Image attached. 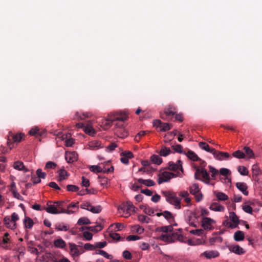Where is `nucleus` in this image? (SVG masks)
I'll return each mask as SVG.
<instances>
[{
	"mask_svg": "<svg viewBox=\"0 0 262 262\" xmlns=\"http://www.w3.org/2000/svg\"><path fill=\"white\" fill-rule=\"evenodd\" d=\"M212 151L213 152V155L214 158L220 161H222L230 157L228 152L220 151L214 148L212 149Z\"/></svg>",
	"mask_w": 262,
	"mask_h": 262,
	"instance_id": "obj_12",
	"label": "nucleus"
},
{
	"mask_svg": "<svg viewBox=\"0 0 262 262\" xmlns=\"http://www.w3.org/2000/svg\"><path fill=\"white\" fill-rule=\"evenodd\" d=\"M127 116L124 113H116L111 116V119L114 122H124L126 120Z\"/></svg>",
	"mask_w": 262,
	"mask_h": 262,
	"instance_id": "obj_13",
	"label": "nucleus"
},
{
	"mask_svg": "<svg viewBox=\"0 0 262 262\" xmlns=\"http://www.w3.org/2000/svg\"><path fill=\"white\" fill-rule=\"evenodd\" d=\"M198 161L200 162V165L199 167L195 168L194 178L196 180L204 182L206 184H209L210 178L208 172L205 169L207 163L201 159Z\"/></svg>",
	"mask_w": 262,
	"mask_h": 262,
	"instance_id": "obj_1",
	"label": "nucleus"
},
{
	"mask_svg": "<svg viewBox=\"0 0 262 262\" xmlns=\"http://www.w3.org/2000/svg\"><path fill=\"white\" fill-rule=\"evenodd\" d=\"M121 156L122 157L120 159V161L124 164H127L128 163V159L134 157L133 154L131 151H126L121 152Z\"/></svg>",
	"mask_w": 262,
	"mask_h": 262,
	"instance_id": "obj_15",
	"label": "nucleus"
},
{
	"mask_svg": "<svg viewBox=\"0 0 262 262\" xmlns=\"http://www.w3.org/2000/svg\"><path fill=\"white\" fill-rule=\"evenodd\" d=\"M67 189L69 191L77 192L79 190V187L74 185H68L67 186Z\"/></svg>",
	"mask_w": 262,
	"mask_h": 262,
	"instance_id": "obj_54",
	"label": "nucleus"
},
{
	"mask_svg": "<svg viewBox=\"0 0 262 262\" xmlns=\"http://www.w3.org/2000/svg\"><path fill=\"white\" fill-rule=\"evenodd\" d=\"M209 171L211 173V177L213 179H215L216 175L219 173V171L212 166H208Z\"/></svg>",
	"mask_w": 262,
	"mask_h": 262,
	"instance_id": "obj_52",
	"label": "nucleus"
},
{
	"mask_svg": "<svg viewBox=\"0 0 262 262\" xmlns=\"http://www.w3.org/2000/svg\"><path fill=\"white\" fill-rule=\"evenodd\" d=\"M199 146L202 149L209 152L213 155V152L212 151L213 148L210 149L208 144L206 142H200L199 143Z\"/></svg>",
	"mask_w": 262,
	"mask_h": 262,
	"instance_id": "obj_36",
	"label": "nucleus"
},
{
	"mask_svg": "<svg viewBox=\"0 0 262 262\" xmlns=\"http://www.w3.org/2000/svg\"><path fill=\"white\" fill-rule=\"evenodd\" d=\"M229 217L231 222L233 224H235L237 225V227H238V224L239 223V220L238 219V216L236 215L235 212H230L229 213Z\"/></svg>",
	"mask_w": 262,
	"mask_h": 262,
	"instance_id": "obj_34",
	"label": "nucleus"
},
{
	"mask_svg": "<svg viewBox=\"0 0 262 262\" xmlns=\"http://www.w3.org/2000/svg\"><path fill=\"white\" fill-rule=\"evenodd\" d=\"M83 237L85 238L87 241H90L92 239L93 237V234L92 233L88 232V231H85L83 233Z\"/></svg>",
	"mask_w": 262,
	"mask_h": 262,
	"instance_id": "obj_61",
	"label": "nucleus"
},
{
	"mask_svg": "<svg viewBox=\"0 0 262 262\" xmlns=\"http://www.w3.org/2000/svg\"><path fill=\"white\" fill-rule=\"evenodd\" d=\"M83 247L85 250H94L96 249L95 244L92 245L90 243L85 244Z\"/></svg>",
	"mask_w": 262,
	"mask_h": 262,
	"instance_id": "obj_58",
	"label": "nucleus"
},
{
	"mask_svg": "<svg viewBox=\"0 0 262 262\" xmlns=\"http://www.w3.org/2000/svg\"><path fill=\"white\" fill-rule=\"evenodd\" d=\"M85 228L93 232H97L102 230V227L100 225H97L95 226L86 227Z\"/></svg>",
	"mask_w": 262,
	"mask_h": 262,
	"instance_id": "obj_47",
	"label": "nucleus"
},
{
	"mask_svg": "<svg viewBox=\"0 0 262 262\" xmlns=\"http://www.w3.org/2000/svg\"><path fill=\"white\" fill-rule=\"evenodd\" d=\"M162 193L165 197L166 201L173 205L175 209H180L181 206V198H179L178 193L171 191H163Z\"/></svg>",
	"mask_w": 262,
	"mask_h": 262,
	"instance_id": "obj_3",
	"label": "nucleus"
},
{
	"mask_svg": "<svg viewBox=\"0 0 262 262\" xmlns=\"http://www.w3.org/2000/svg\"><path fill=\"white\" fill-rule=\"evenodd\" d=\"M236 186L244 195H248L249 192L247 191L248 186L245 183L237 182L236 183Z\"/></svg>",
	"mask_w": 262,
	"mask_h": 262,
	"instance_id": "obj_19",
	"label": "nucleus"
},
{
	"mask_svg": "<svg viewBox=\"0 0 262 262\" xmlns=\"http://www.w3.org/2000/svg\"><path fill=\"white\" fill-rule=\"evenodd\" d=\"M54 244L55 247L59 248H64L66 246V242L62 238L55 240Z\"/></svg>",
	"mask_w": 262,
	"mask_h": 262,
	"instance_id": "obj_35",
	"label": "nucleus"
},
{
	"mask_svg": "<svg viewBox=\"0 0 262 262\" xmlns=\"http://www.w3.org/2000/svg\"><path fill=\"white\" fill-rule=\"evenodd\" d=\"M114 121L112 120L111 116L110 117V118L106 119L104 124V129H107L110 128L112 125L114 124Z\"/></svg>",
	"mask_w": 262,
	"mask_h": 262,
	"instance_id": "obj_49",
	"label": "nucleus"
},
{
	"mask_svg": "<svg viewBox=\"0 0 262 262\" xmlns=\"http://www.w3.org/2000/svg\"><path fill=\"white\" fill-rule=\"evenodd\" d=\"M91 116V114L90 113H79L77 112L75 114V119L79 120H83L87 118H90Z\"/></svg>",
	"mask_w": 262,
	"mask_h": 262,
	"instance_id": "obj_23",
	"label": "nucleus"
},
{
	"mask_svg": "<svg viewBox=\"0 0 262 262\" xmlns=\"http://www.w3.org/2000/svg\"><path fill=\"white\" fill-rule=\"evenodd\" d=\"M19 220L18 214L14 212L12 214L11 216H6L4 218V223L5 226L11 230H14L16 228V222Z\"/></svg>",
	"mask_w": 262,
	"mask_h": 262,
	"instance_id": "obj_4",
	"label": "nucleus"
},
{
	"mask_svg": "<svg viewBox=\"0 0 262 262\" xmlns=\"http://www.w3.org/2000/svg\"><path fill=\"white\" fill-rule=\"evenodd\" d=\"M210 209L215 211H224L225 208L217 203H213L209 207Z\"/></svg>",
	"mask_w": 262,
	"mask_h": 262,
	"instance_id": "obj_21",
	"label": "nucleus"
},
{
	"mask_svg": "<svg viewBox=\"0 0 262 262\" xmlns=\"http://www.w3.org/2000/svg\"><path fill=\"white\" fill-rule=\"evenodd\" d=\"M138 219L140 222H142L143 223H149V221L150 220V219L148 217H147L144 215H139Z\"/></svg>",
	"mask_w": 262,
	"mask_h": 262,
	"instance_id": "obj_59",
	"label": "nucleus"
},
{
	"mask_svg": "<svg viewBox=\"0 0 262 262\" xmlns=\"http://www.w3.org/2000/svg\"><path fill=\"white\" fill-rule=\"evenodd\" d=\"M156 122L158 123V127L161 131L166 132L171 128V125L168 123H162L161 120H157Z\"/></svg>",
	"mask_w": 262,
	"mask_h": 262,
	"instance_id": "obj_20",
	"label": "nucleus"
},
{
	"mask_svg": "<svg viewBox=\"0 0 262 262\" xmlns=\"http://www.w3.org/2000/svg\"><path fill=\"white\" fill-rule=\"evenodd\" d=\"M138 183L144 184L146 186H152L155 185V183L154 181L148 179V180H144L142 179H139L137 180Z\"/></svg>",
	"mask_w": 262,
	"mask_h": 262,
	"instance_id": "obj_25",
	"label": "nucleus"
},
{
	"mask_svg": "<svg viewBox=\"0 0 262 262\" xmlns=\"http://www.w3.org/2000/svg\"><path fill=\"white\" fill-rule=\"evenodd\" d=\"M140 208L143 210L145 213L149 215H152L154 213V210L152 208L149 207L147 205H142L140 206Z\"/></svg>",
	"mask_w": 262,
	"mask_h": 262,
	"instance_id": "obj_26",
	"label": "nucleus"
},
{
	"mask_svg": "<svg viewBox=\"0 0 262 262\" xmlns=\"http://www.w3.org/2000/svg\"><path fill=\"white\" fill-rule=\"evenodd\" d=\"M230 252L238 255H242L245 253L246 251L239 245H231L228 247Z\"/></svg>",
	"mask_w": 262,
	"mask_h": 262,
	"instance_id": "obj_16",
	"label": "nucleus"
},
{
	"mask_svg": "<svg viewBox=\"0 0 262 262\" xmlns=\"http://www.w3.org/2000/svg\"><path fill=\"white\" fill-rule=\"evenodd\" d=\"M81 185L85 187H88L90 186L89 180L86 179L84 177H82Z\"/></svg>",
	"mask_w": 262,
	"mask_h": 262,
	"instance_id": "obj_62",
	"label": "nucleus"
},
{
	"mask_svg": "<svg viewBox=\"0 0 262 262\" xmlns=\"http://www.w3.org/2000/svg\"><path fill=\"white\" fill-rule=\"evenodd\" d=\"M65 159L68 163H73L77 160L78 155L75 151L66 152Z\"/></svg>",
	"mask_w": 262,
	"mask_h": 262,
	"instance_id": "obj_14",
	"label": "nucleus"
},
{
	"mask_svg": "<svg viewBox=\"0 0 262 262\" xmlns=\"http://www.w3.org/2000/svg\"><path fill=\"white\" fill-rule=\"evenodd\" d=\"M29 134L31 136H34L36 137L41 136L42 132L40 130L39 128L37 127H35L31 128L29 131Z\"/></svg>",
	"mask_w": 262,
	"mask_h": 262,
	"instance_id": "obj_32",
	"label": "nucleus"
},
{
	"mask_svg": "<svg viewBox=\"0 0 262 262\" xmlns=\"http://www.w3.org/2000/svg\"><path fill=\"white\" fill-rule=\"evenodd\" d=\"M203 254L207 258H211L213 257H216L218 256L219 253L217 252L214 251H206L204 252Z\"/></svg>",
	"mask_w": 262,
	"mask_h": 262,
	"instance_id": "obj_44",
	"label": "nucleus"
},
{
	"mask_svg": "<svg viewBox=\"0 0 262 262\" xmlns=\"http://www.w3.org/2000/svg\"><path fill=\"white\" fill-rule=\"evenodd\" d=\"M90 170L95 173L103 172V168L98 165H92L90 166Z\"/></svg>",
	"mask_w": 262,
	"mask_h": 262,
	"instance_id": "obj_46",
	"label": "nucleus"
},
{
	"mask_svg": "<svg viewBox=\"0 0 262 262\" xmlns=\"http://www.w3.org/2000/svg\"><path fill=\"white\" fill-rule=\"evenodd\" d=\"M215 195L219 200L226 201L228 199V196L225 193L221 192H215Z\"/></svg>",
	"mask_w": 262,
	"mask_h": 262,
	"instance_id": "obj_39",
	"label": "nucleus"
},
{
	"mask_svg": "<svg viewBox=\"0 0 262 262\" xmlns=\"http://www.w3.org/2000/svg\"><path fill=\"white\" fill-rule=\"evenodd\" d=\"M25 228L31 229L34 225L33 220L28 216H25L23 221Z\"/></svg>",
	"mask_w": 262,
	"mask_h": 262,
	"instance_id": "obj_22",
	"label": "nucleus"
},
{
	"mask_svg": "<svg viewBox=\"0 0 262 262\" xmlns=\"http://www.w3.org/2000/svg\"><path fill=\"white\" fill-rule=\"evenodd\" d=\"M178 176H181V174L179 172H178V174H176L172 172L164 171L159 176L158 180V184H161L164 182H168L172 177H176Z\"/></svg>",
	"mask_w": 262,
	"mask_h": 262,
	"instance_id": "obj_6",
	"label": "nucleus"
},
{
	"mask_svg": "<svg viewBox=\"0 0 262 262\" xmlns=\"http://www.w3.org/2000/svg\"><path fill=\"white\" fill-rule=\"evenodd\" d=\"M187 217L186 220L190 226L197 227V225L195 224V220H197L198 218V216L196 215V214L190 210L187 211Z\"/></svg>",
	"mask_w": 262,
	"mask_h": 262,
	"instance_id": "obj_11",
	"label": "nucleus"
},
{
	"mask_svg": "<svg viewBox=\"0 0 262 262\" xmlns=\"http://www.w3.org/2000/svg\"><path fill=\"white\" fill-rule=\"evenodd\" d=\"M171 152V150L169 148L164 147L162 148L160 151V155L161 156L166 157L169 155Z\"/></svg>",
	"mask_w": 262,
	"mask_h": 262,
	"instance_id": "obj_48",
	"label": "nucleus"
},
{
	"mask_svg": "<svg viewBox=\"0 0 262 262\" xmlns=\"http://www.w3.org/2000/svg\"><path fill=\"white\" fill-rule=\"evenodd\" d=\"M13 166L15 169L18 170H24L25 172L28 171V170L25 167L24 163L19 161L15 162Z\"/></svg>",
	"mask_w": 262,
	"mask_h": 262,
	"instance_id": "obj_24",
	"label": "nucleus"
},
{
	"mask_svg": "<svg viewBox=\"0 0 262 262\" xmlns=\"http://www.w3.org/2000/svg\"><path fill=\"white\" fill-rule=\"evenodd\" d=\"M91 222L90 220L86 217H83L80 218L77 224L79 225H89L91 224Z\"/></svg>",
	"mask_w": 262,
	"mask_h": 262,
	"instance_id": "obj_42",
	"label": "nucleus"
},
{
	"mask_svg": "<svg viewBox=\"0 0 262 262\" xmlns=\"http://www.w3.org/2000/svg\"><path fill=\"white\" fill-rule=\"evenodd\" d=\"M24 137V134L22 133L14 134L11 132L9 133L8 136L7 144L10 147V150L13 147V143H19L21 141L22 138Z\"/></svg>",
	"mask_w": 262,
	"mask_h": 262,
	"instance_id": "obj_5",
	"label": "nucleus"
},
{
	"mask_svg": "<svg viewBox=\"0 0 262 262\" xmlns=\"http://www.w3.org/2000/svg\"><path fill=\"white\" fill-rule=\"evenodd\" d=\"M189 189L190 193L192 195H195L200 191L199 185L196 183H194L191 186H189Z\"/></svg>",
	"mask_w": 262,
	"mask_h": 262,
	"instance_id": "obj_27",
	"label": "nucleus"
},
{
	"mask_svg": "<svg viewBox=\"0 0 262 262\" xmlns=\"http://www.w3.org/2000/svg\"><path fill=\"white\" fill-rule=\"evenodd\" d=\"M204 231L203 229L192 230L190 231V233L198 236H200L202 235L204 233Z\"/></svg>",
	"mask_w": 262,
	"mask_h": 262,
	"instance_id": "obj_57",
	"label": "nucleus"
},
{
	"mask_svg": "<svg viewBox=\"0 0 262 262\" xmlns=\"http://www.w3.org/2000/svg\"><path fill=\"white\" fill-rule=\"evenodd\" d=\"M48 207H45V209L46 211L51 214H60V211L58 210L56 205L55 204L53 205H49L48 203L47 204Z\"/></svg>",
	"mask_w": 262,
	"mask_h": 262,
	"instance_id": "obj_17",
	"label": "nucleus"
},
{
	"mask_svg": "<svg viewBox=\"0 0 262 262\" xmlns=\"http://www.w3.org/2000/svg\"><path fill=\"white\" fill-rule=\"evenodd\" d=\"M243 210L248 213L252 214L253 212L252 208L249 205H245L243 206Z\"/></svg>",
	"mask_w": 262,
	"mask_h": 262,
	"instance_id": "obj_60",
	"label": "nucleus"
},
{
	"mask_svg": "<svg viewBox=\"0 0 262 262\" xmlns=\"http://www.w3.org/2000/svg\"><path fill=\"white\" fill-rule=\"evenodd\" d=\"M83 130L86 134L89 135H93L95 133L94 129L89 124H85Z\"/></svg>",
	"mask_w": 262,
	"mask_h": 262,
	"instance_id": "obj_33",
	"label": "nucleus"
},
{
	"mask_svg": "<svg viewBox=\"0 0 262 262\" xmlns=\"http://www.w3.org/2000/svg\"><path fill=\"white\" fill-rule=\"evenodd\" d=\"M95 254L101 255L103 257L108 259H112L113 258V256L112 255L108 254L107 253L102 250H96Z\"/></svg>",
	"mask_w": 262,
	"mask_h": 262,
	"instance_id": "obj_38",
	"label": "nucleus"
},
{
	"mask_svg": "<svg viewBox=\"0 0 262 262\" xmlns=\"http://www.w3.org/2000/svg\"><path fill=\"white\" fill-rule=\"evenodd\" d=\"M137 208H136L133 203L129 201H127L125 203V204L120 206L118 207V210H121L123 211L124 213L127 214V215L126 216H128L130 215V212H135L136 210H137Z\"/></svg>",
	"mask_w": 262,
	"mask_h": 262,
	"instance_id": "obj_7",
	"label": "nucleus"
},
{
	"mask_svg": "<svg viewBox=\"0 0 262 262\" xmlns=\"http://www.w3.org/2000/svg\"><path fill=\"white\" fill-rule=\"evenodd\" d=\"M215 223V221L207 217H203L202 220V227L203 228V230H211L213 229V224Z\"/></svg>",
	"mask_w": 262,
	"mask_h": 262,
	"instance_id": "obj_9",
	"label": "nucleus"
},
{
	"mask_svg": "<svg viewBox=\"0 0 262 262\" xmlns=\"http://www.w3.org/2000/svg\"><path fill=\"white\" fill-rule=\"evenodd\" d=\"M188 158L191 160L193 161H198L199 160H200V158L198 156V155L193 151L189 150L186 154Z\"/></svg>",
	"mask_w": 262,
	"mask_h": 262,
	"instance_id": "obj_30",
	"label": "nucleus"
},
{
	"mask_svg": "<svg viewBox=\"0 0 262 262\" xmlns=\"http://www.w3.org/2000/svg\"><path fill=\"white\" fill-rule=\"evenodd\" d=\"M223 225L224 226L231 229H234L237 227V225L229 221L228 219L223 221Z\"/></svg>",
	"mask_w": 262,
	"mask_h": 262,
	"instance_id": "obj_40",
	"label": "nucleus"
},
{
	"mask_svg": "<svg viewBox=\"0 0 262 262\" xmlns=\"http://www.w3.org/2000/svg\"><path fill=\"white\" fill-rule=\"evenodd\" d=\"M68 244L70 249V254L73 257H78L84 252L83 249L81 251L78 249V247H82L80 245H77L72 243H69Z\"/></svg>",
	"mask_w": 262,
	"mask_h": 262,
	"instance_id": "obj_8",
	"label": "nucleus"
},
{
	"mask_svg": "<svg viewBox=\"0 0 262 262\" xmlns=\"http://www.w3.org/2000/svg\"><path fill=\"white\" fill-rule=\"evenodd\" d=\"M172 230V226L169 225L158 227L157 228L156 231L165 233V234H161L160 236L161 240L168 243H171L173 242L175 239H178L180 236V235L177 232L172 233L171 234L167 233L168 232H171Z\"/></svg>",
	"mask_w": 262,
	"mask_h": 262,
	"instance_id": "obj_2",
	"label": "nucleus"
},
{
	"mask_svg": "<svg viewBox=\"0 0 262 262\" xmlns=\"http://www.w3.org/2000/svg\"><path fill=\"white\" fill-rule=\"evenodd\" d=\"M151 161L155 164L160 165L162 162V159L159 156L154 155L151 157Z\"/></svg>",
	"mask_w": 262,
	"mask_h": 262,
	"instance_id": "obj_43",
	"label": "nucleus"
},
{
	"mask_svg": "<svg viewBox=\"0 0 262 262\" xmlns=\"http://www.w3.org/2000/svg\"><path fill=\"white\" fill-rule=\"evenodd\" d=\"M36 174L40 179H45L46 176V173L44 172H42L40 169H38L36 170Z\"/></svg>",
	"mask_w": 262,
	"mask_h": 262,
	"instance_id": "obj_64",
	"label": "nucleus"
},
{
	"mask_svg": "<svg viewBox=\"0 0 262 262\" xmlns=\"http://www.w3.org/2000/svg\"><path fill=\"white\" fill-rule=\"evenodd\" d=\"M238 171L243 176H247L248 174V170L245 166H239L237 168Z\"/></svg>",
	"mask_w": 262,
	"mask_h": 262,
	"instance_id": "obj_50",
	"label": "nucleus"
},
{
	"mask_svg": "<svg viewBox=\"0 0 262 262\" xmlns=\"http://www.w3.org/2000/svg\"><path fill=\"white\" fill-rule=\"evenodd\" d=\"M88 146L92 150L97 149L101 147V143L98 141H93L89 142Z\"/></svg>",
	"mask_w": 262,
	"mask_h": 262,
	"instance_id": "obj_29",
	"label": "nucleus"
},
{
	"mask_svg": "<svg viewBox=\"0 0 262 262\" xmlns=\"http://www.w3.org/2000/svg\"><path fill=\"white\" fill-rule=\"evenodd\" d=\"M244 149L247 156H248L249 158H254V153L252 150L249 147H245Z\"/></svg>",
	"mask_w": 262,
	"mask_h": 262,
	"instance_id": "obj_51",
	"label": "nucleus"
},
{
	"mask_svg": "<svg viewBox=\"0 0 262 262\" xmlns=\"http://www.w3.org/2000/svg\"><path fill=\"white\" fill-rule=\"evenodd\" d=\"M164 113L166 116H172L176 114V108L172 105H169L164 108Z\"/></svg>",
	"mask_w": 262,
	"mask_h": 262,
	"instance_id": "obj_18",
	"label": "nucleus"
},
{
	"mask_svg": "<svg viewBox=\"0 0 262 262\" xmlns=\"http://www.w3.org/2000/svg\"><path fill=\"white\" fill-rule=\"evenodd\" d=\"M233 156L239 159L244 158L245 157V154L242 151L238 150L233 153Z\"/></svg>",
	"mask_w": 262,
	"mask_h": 262,
	"instance_id": "obj_55",
	"label": "nucleus"
},
{
	"mask_svg": "<svg viewBox=\"0 0 262 262\" xmlns=\"http://www.w3.org/2000/svg\"><path fill=\"white\" fill-rule=\"evenodd\" d=\"M90 211H91L92 212L94 213H100L102 210V207L100 205H98L96 206H94L91 205V207L89 208Z\"/></svg>",
	"mask_w": 262,
	"mask_h": 262,
	"instance_id": "obj_45",
	"label": "nucleus"
},
{
	"mask_svg": "<svg viewBox=\"0 0 262 262\" xmlns=\"http://www.w3.org/2000/svg\"><path fill=\"white\" fill-rule=\"evenodd\" d=\"M68 175L67 172L64 169H61L59 171V181H62V180L67 179Z\"/></svg>",
	"mask_w": 262,
	"mask_h": 262,
	"instance_id": "obj_41",
	"label": "nucleus"
},
{
	"mask_svg": "<svg viewBox=\"0 0 262 262\" xmlns=\"http://www.w3.org/2000/svg\"><path fill=\"white\" fill-rule=\"evenodd\" d=\"M221 174L224 176H227L230 173V170L226 168H222L220 170Z\"/></svg>",
	"mask_w": 262,
	"mask_h": 262,
	"instance_id": "obj_63",
	"label": "nucleus"
},
{
	"mask_svg": "<svg viewBox=\"0 0 262 262\" xmlns=\"http://www.w3.org/2000/svg\"><path fill=\"white\" fill-rule=\"evenodd\" d=\"M167 168L171 171H177L180 170L181 172H183V169L182 167V162L180 160H178L176 163L173 162H169L168 163Z\"/></svg>",
	"mask_w": 262,
	"mask_h": 262,
	"instance_id": "obj_10",
	"label": "nucleus"
},
{
	"mask_svg": "<svg viewBox=\"0 0 262 262\" xmlns=\"http://www.w3.org/2000/svg\"><path fill=\"white\" fill-rule=\"evenodd\" d=\"M244 237V233L241 231H237L234 233V239L235 241L239 242L243 241Z\"/></svg>",
	"mask_w": 262,
	"mask_h": 262,
	"instance_id": "obj_31",
	"label": "nucleus"
},
{
	"mask_svg": "<svg viewBox=\"0 0 262 262\" xmlns=\"http://www.w3.org/2000/svg\"><path fill=\"white\" fill-rule=\"evenodd\" d=\"M123 257L127 260H130L132 258V255L131 253L128 250H125L122 253Z\"/></svg>",
	"mask_w": 262,
	"mask_h": 262,
	"instance_id": "obj_56",
	"label": "nucleus"
},
{
	"mask_svg": "<svg viewBox=\"0 0 262 262\" xmlns=\"http://www.w3.org/2000/svg\"><path fill=\"white\" fill-rule=\"evenodd\" d=\"M162 215L164 216V217L170 223L174 221V217L173 215L168 211H164L162 212Z\"/></svg>",
	"mask_w": 262,
	"mask_h": 262,
	"instance_id": "obj_37",
	"label": "nucleus"
},
{
	"mask_svg": "<svg viewBox=\"0 0 262 262\" xmlns=\"http://www.w3.org/2000/svg\"><path fill=\"white\" fill-rule=\"evenodd\" d=\"M55 229L58 231H67L69 229V226L65 225L63 223H58L55 224Z\"/></svg>",
	"mask_w": 262,
	"mask_h": 262,
	"instance_id": "obj_28",
	"label": "nucleus"
},
{
	"mask_svg": "<svg viewBox=\"0 0 262 262\" xmlns=\"http://www.w3.org/2000/svg\"><path fill=\"white\" fill-rule=\"evenodd\" d=\"M54 204H55L56 205V206L58 210H60V211H62V210H65L64 208V201H57L54 202Z\"/></svg>",
	"mask_w": 262,
	"mask_h": 262,
	"instance_id": "obj_53",
	"label": "nucleus"
}]
</instances>
